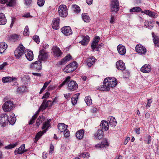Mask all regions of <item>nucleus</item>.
Wrapping results in <instances>:
<instances>
[{"label": "nucleus", "instance_id": "obj_11", "mask_svg": "<svg viewBox=\"0 0 159 159\" xmlns=\"http://www.w3.org/2000/svg\"><path fill=\"white\" fill-rule=\"evenodd\" d=\"M30 68L34 70H41L42 68L41 61L38 60L32 63L30 65Z\"/></svg>", "mask_w": 159, "mask_h": 159}, {"label": "nucleus", "instance_id": "obj_39", "mask_svg": "<svg viewBox=\"0 0 159 159\" xmlns=\"http://www.w3.org/2000/svg\"><path fill=\"white\" fill-rule=\"evenodd\" d=\"M141 9L139 7H135L129 10L130 12H138L141 11Z\"/></svg>", "mask_w": 159, "mask_h": 159}, {"label": "nucleus", "instance_id": "obj_6", "mask_svg": "<svg viewBox=\"0 0 159 159\" xmlns=\"http://www.w3.org/2000/svg\"><path fill=\"white\" fill-rule=\"evenodd\" d=\"M58 12L60 16L62 17H66L68 15L67 7L64 5H60L58 8Z\"/></svg>", "mask_w": 159, "mask_h": 159}, {"label": "nucleus", "instance_id": "obj_63", "mask_svg": "<svg viewBox=\"0 0 159 159\" xmlns=\"http://www.w3.org/2000/svg\"><path fill=\"white\" fill-rule=\"evenodd\" d=\"M148 141L147 143L148 144H150L151 142V137L150 135H148L147 137Z\"/></svg>", "mask_w": 159, "mask_h": 159}, {"label": "nucleus", "instance_id": "obj_50", "mask_svg": "<svg viewBox=\"0 0 159 159\" xmlns=\"http://www.w3.org/2000/svg\"><path fill=\"white\" fill-rule=\"evenodd\" d=\"M10 38L14 41H16L18 40L19 37L18 35L15 34L10 36Z\"/></svg>", "mask_w": 159, "mask_h": 159}, {"label": "nucleus", "instance_id": "obj_57", "mask_svg": "<svg viewBox=\"0 0 159 159\" xmlns=\"http://www.w3.org/2000/svg\"><path fill=\"white\" fill-rule=\"evenodd\" d=\"M149 16L152 17H154L155 16V13L149 10L148 15Z\"/></svg>", "mask_w": 159, "mask_h": 159}, {"label": "nucleus", "instance_id": "obj_8", "mask_svg": "<svg viewBox=\"0 0 159 159\" xmlns=\"http://www.w3.org/2000/svg\"><path fill=\"white\" fill-rule=\"evenodd\" d=\"M68 89L71 91H74L78 88V85L76 81L72 80H69L67 82Z\"/></svg>", "mask_w": 159, "mask_h": 159}, {"label": "nucleus", "instance_id": "obj_3", "mask_svg": "<svg viewBox=\"0 0 159 159\" xmlns=\"http://www.w3.org/2000/svg\"><path fill=\"white\" fill-rule=\"evenodd\" d=\"M77 67V63L76 61H73L67 65L64 69V72L66 73L71 72L76 70Z\"/></svg>", "mask_w": 159, "mask_h": 159}, {"label": "nucleus", "instance_id": "obj_25", "mask_svg": "<svg viewBox=\"0 0 159 159\" xmlns=\"http://www.w3.org/2000/svg\"><path fill=\"white\" fill-rule=\"evenodd\" d=\"M100 126L102 128V129H103L105 131L109 129V124L107 121L105 120H103L101 121Z\"/></svg>", "mask_w": 159, "mask_h": 159}, {"label": "nucleus", "instance_id": "obj_58", "mask_svg": "<svg viewBox=\"0 0 159 159\" xmlns=\"http://www.w3.org/2000/svg\"><path fill=\"white\" fill-rule=\"evenodd\" d=\"M147 104L146 105L147 107H149L151 106V104L152 102V99H148L147 100Z\"/></svg>", "mask_w": 159, "mask_h": 159}, {"label": "nucleus", "instance_id": "obj_18", "mask_svg": "<svg viewBox=\"0 0 159 159\" xmlns=\"http://www.w3.org/2000/svg\"><path fill=\"white\" fill-rule=\"evenodd\" d=\"M118 52L121 55H125L126 52L125 47L122 44H119L117 47Z\"/></svg>", "mask_w": 159, "mask_h": 159}, {"label": "nucleus", "instance_id": "obj_17", "mask_svg": "<svg viewBox=\"0 0 159 159\" xmlns=\"http://www.w3.org/2000/svg\"><path fill=\"white\" fill-rule=\"evenodd\" d=\"M25 144H23L21 145L18 148H16L14 151V153L15 155L17 154H22L26 152L25 151Z\"/></svg>", "mask_w": 159, "mask_h": 159}, {"label": "nucleus", "instance_id": "obj_30", "mask_svg": "<svg viewBox=\"0 0 159 159\" xmlns=\"http://www.w3.org/2000/svg\"><path fill=\"white\" fill-rule=\"evenodd\" d=\"M46 132V130H43L42 131H40L36 135L34 142L36 143L38 140L40 138L41 136Z\"/></svg>", "mask_w": 159, "mask_h": 159}, {"label": "nucleus", "instance_id": "obj_23", "mask_svg": "<svg viewBox=\"0 0 159 159\" xmlns=\"http://www.w3.org/2000/svg\"><path fill=\"white\" fill-rule=\"evenodd\" d=\"M151 70V67L148 64H146L142 66L141 69V71L144 73L150 72Z\"/></svg>", "mask_w": 159, "mask_h": 159}, {"label": "nucleus", "instance_id": "obj_62", "mask_svg": "<svg viewBox=\"0 0 159 159\" xmlns=\"http://www.w3.org/2000/svg\"><path fill=\"white\" fill-rule=\"evenodd\" d=\"M32 0H25V4L27 6H29L32 2Z\"/></svg>", "mask_w": 159, "mask_h": 159}, {"label": "nucleus", "instance_id": "obj_37", "mask_svg": "<svg viewBox=\"0 0 159 159\" xmlns=\"http://www.w3.org/2000/svg\"><path fill=\"white\" fill-rule=\"evenodd\" d=\"M16 120V119L14 115L10 116L9 118H8V123L9 122L10 124L12 125H13L15 124Z\"/></svg>", "mask_w": 159, "mask_h": 159}, {"label": "nucleus", "instance_id": "obj_52", "mask_svg": "<svg viewBox=\"0 0 159 159\" xmlns=\"http://www.w3.org/2000/svg\"><path fill=\"white\" fill-rule=\"evenodd\" d=\"M33 40L37 43L40 42V39L39 36L37 35H34L33 37Z\"/></svg>", "mask_w": 159, "mask_h": 159}, {"label": "nucleus", "instance_id": "obj_64", "mask_svg": "<svg viewBox=\"0 0 159 159\" xmlns=\"http://www.w3.org/2000/svg\"><path fill=\"white\" fill-rule=\"evenodd\" d=\"M97 45L93 43L91 44V48L93 52H94L95 51V49L97 48Z\"/></svg>", "mask_w": 159, "mask_h": 159}, {"label": "nucleus", "instance_id": "obj_5", "mask_svg": "<svg viewBox=\"0 0 159 159\" xmlns=\"http://www.w3.org/2000/svg\"><path fill=\"white\" fill-rule=\"evenodd\" d=\"M110 7L111 12H117L119 9L118 0H111Z\"/></svg>", "mask_w": 159, "mask_h": 159}, {"label": "nucleus", "instance_id": "obj_60", "mask_svg": "<svg viewBox=\"0 0 159 159\" xmlns=\"http://www.w3.org/2000/svg\"><path fill=\"white\" fill-rule=\"evenodd\" d=\"M7 65L8 64L7 62H4L2 64L0 65V70L3 69V68Z\"/></svg>", "mask_w": 159, "mask_h": 159}, {"label": "nucleus", "instance_id": "obj_42", "mask_svg": "<svg viewBox=\"0 0 159 159\" xmlns=\"http://www.w3.org/2000/svg\"><path fill=\"white\" fill-rule=\"evenodd\" d=\"M92 100L91 97L89 96H88L85 97V101L87 105H90L92 103Z\"/></svg>", "mask_w": 159, "mask_h": 159}, {"label": "nucleus", "instance_id": "obj_14", "mask_svg": "<svg viewBox=\"0 0 159 159\" xmlns=\"http://www.w3.org/2000/svg\"><path fill=\"white\" fill-rule=\"evenodd\" d=\"M60 19L58 17L53 19L52 23V27L53 29L57 30L59 28Z\"/></svg>", "mask_w": 159, "mask_h": 159}, {"label": "nucleus", "instance_id": "obj_24", "mask_svg": "<svg viewBox=\"0 0 159 159\" xmlns=\"http://www.w3.org/2000/svg\"><path fill=\"white\" fill-rule=\"evenodd\" d=\"M152 36L153 38V42L156 47H159V38L155 35L154 32L152 33Z\"/></svg>", "mask_w": 159, "mask_h": 159}, {"label": "nucleus", "instance_id": "obj_40", "mask_svg": "<svg viewBox=\"0 0 159 159\" xmlns=\"http://www.w3.org/2000/svg\"><path fill=\"white\" fill-rule=\"evenodd\" d=\"M18 144V143L16 142L14 143L10 144L7 146L5 147L4 148L6 149H10L16 147Z\"/></svg>", "mask_w": 159, "mask_h": 159}, {"label": "nucleus", "instance_id": "obj_7", "mask_svg": "<svg viewBox=\"0 0 159 159\" xmlns=\"http://www.w3.org/2000/svg\"><path fill=\"white\" fill-rule=\"evenodd\" d=\"M53 105L52 101L50 100H48L46 102V100L44 99L43 103L38 110V112L41 111L45 110L48 107H51Z\"/></svg>", "mask_w": 159, "mask_h": 159}, {"label": "nucleus", "instance_id": "obj_59", "mask_svg": "<svg viewBox=\"0 0 159 159\" xmlns=\"http://www.w3.org/2000/svg\"><path fill=\"white\" fill-rule=\"evenodd\" d=\"M111 18L110 22L111 24H112L114 23L115 20V17L112 14L111 15Z\"/></svg>", "mask_w": 159, "mask_h": 159}, {"label": "nucleus", "instance_id": "obj_16", "mask_svg": "<svg viewBox=\"0 0 159 159\" xmlns=\"http://www.w3.org/2000/svg\"><path fill=\"white\" fill-rule=\"evenodd\" d=\"M25 54L26 58L29 61H31L33 59L34 54L32 51L27 49L25 51Z\"/></svg>", "mask_w": 159, "mask_h": 159}, {"label": "nucleus", "instance_id": "obj_44", "mask_svg": "<svg viewBox=\"0 0 159 159\" xmlns=\"http://www.w3.org/2000/svg\"><path fill=\"white\" fill-rule=\"evenodd\" d=\"M29 30L28 26H26L23 32V34L24 36H28L29 34Z\"/></svg>", "mask_w": 159, "mask_h": 159}, {"label": "nucleus", "instance_id": "obj_54", "mask_svg": "<svg viewBox=\"0 0 159 159\" xmlns=\"http://www.w3.org/2000/svg\"><path fill=\"white\" fill-rule=\"evenodd\" d=\"M80 156L83 158L89 157V152H84L80 154Z\"/></svg>", "mask_w": 159, "mask_h": 159}, {"label": "nucleus", "instance_id": "obj_12", "mask_svg": "<svg viewBox=\"0 0 159 159\" xmlns=\"http://www.w3.org/2000/svg\"><path fill=\"white\" fill-rule=\"evenodd\" d=\"M61 32L66 36L70 35L72 34V31L70 27L65 26L61 29Z\"/></svg>", "mask_w": 159, "mask_h": 159}, {"label": "nucleus", "instance_id": "obj_15", "mask_svg": "<svg viewBox=\"0 0 159 159\" xmlns=\"http://www.w3.org/2000/svg\"><path fill=\"white\" fill-rule=\"evenodd\" d=\"M52 50L55 57H60L62 54L60 48L57 46H54L52 48Z\"/></svg>", "mask_w": 159, "mask_h": 159}, {"label": "nucleus", "instance_id": "obj_9", "mask_svg": "<svg viewBox=\"0 0 159 159\" xmlns=\"http://www.w3.org/2000/svg\"><path fill=\"white\" fill-rule=\"evenodd\" d=\"M8 123V117L7 115L2 114L0 116V124L1 126L4 127Z\"/></svg>", "mask_w": 159, "mask_h": 159}, {"label": "nucleus", "instance_id": "obj_38", "mask_svg": "<svg viewBox=\"0 0 159 159\" xmlns=\"http://www.w3.org/2000/svg\"><path fill=\"white\" fill-rule=\"evenodd\" d=\"M39 113V112H38V111L37 112L32 116V118L30 120L29 122V125H32L34 122L35 120L37 118Z\"/></svg>", "mask_w": 159, "mask_h": 159}, {"label": "nucleus", "instance_id": "obj_32", "mask_svg": "<svg viewBox=\"0 0 159 159\" xmlns=\"http://www.w3.org/2000/svg\"><path fill=\"white\" fill-rule=\"evenodd\" d=\"M68 126L64 123H60L58 125V128L61 132H63L66 129Z\"/></svg>", "mask_w": 159, "mask_h": 159}, {"label": "nucleus", "instance_id": "obj_26", "mask_svg": "<svg viewBox=\"0 0 159 159\" xmlns=\"http://www.w3.org/2000/svg\"><path fill=\"white\" fill-rule=\"evenodd\" d=\"M52 120L51 119H48L47 121L44 122L43 124V125L42 127V129H44V130H46V131L48 130V129L49 127H50V122Z\"/></svg>", "mask_w": 159, "mask_h": 159}, {"label": "nucleus", "instance_id": "obj_33", "mask_svg": "<svg viewBox=\"0 0 159 159\" xmlns=\"http://www.w3.org/2000/svg\"><path fill=\"white\" fill-rule=\"evenodd\" d=\"M7 47V45L4 42L0 43V53H3Z\"/></svg>", "mask_w": 159, "mask_h": 159}, {"label": "nucleus", "instance_id": "obj_29", "mask_svg": "<svg viewBox=\"0 0 159 159\" xmlns=\"http://www.w3.org/2000/svg\"><path fill=\"white\" fill-rule=\"evenodd\" d=\"M96 59L93 56H92L87 60V65L89 67H91L95 62Z\"/></svg>", "mask_w": 159, "mask_h": 159}, {"label": "nucleus", "instance_id": "obj_56", "mask_svg": "<svg viewBox=\"0 0 159 159\" xmlns=\"http://www.w3.org/2000/svg\"><path fill=\"white\" fill-rule=\"evenodd\" d=\"M50 95V93L48 92H46L43 96L42 98V99H47L48 98Z\"/></svg>", "mask_w": 159, "mask_h": 159}, {"label": "nucleus", "instance_id": "obj_35", "mask_svg": "<svg viewBox=\"0 0 159 159\" xmlns=\"http://www.w3.org/2000/svg\"><path fill=\"white\" fill-rule=\"evenodd\" d=\"M82 18L83 20L86 22H89L90 20L88 14L86 13H83L82 14Z\"/></svg>", "mask_w": 159, "mask_h": 159}, {"label": "nucleus", "instance_id": "obj_46", "mask_svg": "<svg viewBox=\"0 0 159 159\" xmlns=\"http://www.w3.org/2000/svg\"><path fill=\"white\" fill-rule=\"evenodd\" d=\"M2 19L3 20L2 21L3 22L2 23L6 24L7 22V20L4 14L2 13H0V19Z\"/></svg>", "mask_w": 159, "mask_h": 159}, {"label": "nucleus", "instance_id": "obj_61", "mask_svg": "<svg viewBox=\"0 0 159 159\" xmlns=\"http://www.w3.org/2000/svg\"><path fill=\"white\" fill-rule=\"evenodd\" d=\"M54 149V147L53 145L51 144H50V150L49 151V154H52V152L53 151Z\"/></svg>", "mask_w": 159, "mask_h": 159}, {"label": "nucleus", "instance_id": "obj_43", "mask_svg": "<svg viewBox=\"0 0 159 159\" xmlns=\"http://www.w3.org/2000/svg\"><path fill=\"white\" fill-rule=\"evenodd\" d=\"M73 10L75 12L79 13L80 10L79 7L76 5H73L72 6Z\"/></svg>", "mask_w": 159, "mask_h": 159}, {"label": "nucleus", "instance_id": "obj_27", "mask_svg": "<svg viewBox=\"0 0 159 159\" xmlns=\"http://www.w3.org/2000/svg\"><path fill=\"white\" fill-rule=\"evenodd\" d=\"M84 131L83 129H81L78 131L76 133V138L79 139H82L84 135Z\"/></svg>", "mask_w": 159, "mask_h": 159}, {"label": "nucleus", "instance_id": "obj_47", "mask_svg": "<svg viewBox=\"0 0 159 159\" xmlns=\"http://www.w3.org/2000/svg\"><path fill=\"white\" fill-rule=\"evenodd\" d=\"M100 39V38L98 36H96L94 38L93 41L92 43L98 45V43L99 42Z\"/></svg>", "mask_w": 159, "mask_h": 159}, {"label": "nucleus", "instance_id": "obj_20", "mask_svg": "<svg viewBox=\"0 0 159 159\" xmlns=\"http://www.w3.org/2000/svg\"><path fill=\"white\" fill-rule=\"evenodd\" d=\"M103 132L102 129H98L94 134V137L96 139H100L103 137Z\"/></svg>", "mask_w": 159, "mask_h": 159}, {"label": "nucleus", "instance_id": "obj_53", "mask_svg": "<svg viewBox=\"0 0 159 159\" xmlns=\"http://www.w3.org/2000/svg\"><path fill=\"white\" fill-rule=\"evenodd\" d=\"M63 132L64 135L65 137H68L70 136V132L68 129H66Z\"/></svg>", "mask_w": 159, "mask_h": 159}, {"label": "nucleus", "instance_id": "obj_21", "mask_svg": "<svg viewBox=\"0 0 159 159\" xmlns=\"http://www.w3.org/2000/svg\"><path fill=\"white\" fill-rule=\"evenodd\" d=\"M108 121L109 124L112 127H115L117 124V121L114 117L112 116H109L108 118Z\"/></svg>", "mask_w": 159, "mask_h": 159}, {"label": "nucleus", "instance_id": "obj_4", "mask_svg": "<svg viewBox=\"0 0 159 159\" xmlns=\"http://www.w3.org/2000/svg\"><path fill=\"white\" fill-rule=\"evenodd\" d=\"M14 107L13 101L11 100L7 101L2 106L3 110L5 112L10 111Z\"/></svg>", "mask_w": 159, "mask_h": 159}, {"label": "nucleus", "instance_id": "obj_1", "mask_svg": "<svg viewBox=\"0 0 159 159\" xmlns=\"http://www.w3.org/2000/svg\"><path fill=\"white\" fill-rule=\"evenodd\" d=\"M117 84V79L114 77H109L104 79L103 84L98 87L99 90L109 91L110 88L115 87Z\"/></svg>", "mask_w": 159, "mask_h": 159}, {"label": "nucleus", "instance_id": "obj_10", "mask_svg": "<svg viewBox=\"0 0 159 159\" xmlns=\"http://www.w3.org/2000/svg\"><path fill=\"white\" fill-rule=\"evenodd\" d=\"M136 51L138 53L142 55L145 54L147 52L146 49L142 45H137L135 47Z\"/></svg>", "mask_w": 159, "mask_h": 159}, {"label": "nucleus", "instance_id": "obj_19", "mask_svg": "<svg viewBox=\"0 0 159 159\" xmlns=\"http://www.w3.org/2000/svg\"><path fill=\"white\" fill-rule=\"evenodd\" d=\"M109 143L106 139H104L101 143H98L95 145L96 148H102L108 146Z\"/></svg>", "mask_w": 159, "mask_h": 159}, {"label": "nucleus", "instance_id": "obj_13", "mask_svg": "<svg viewBox=\"0 0 159 159\" xmlns=\"http://www.w3.org/2000/svg\"><path fill=\"white\" fill-rule=\"evenodd\" d=\"M48 57V55L47 53L45 52L43 49L40 50L39 52L38 59L39 61H44L46 60Z\"/></svg>", "mask_w": 159, "mask_h": 159}, {"label": "nucleus", "instance_id": "obj_48", "mask_svg": "<svg viewBox=\"0 0 159 159\" xmlns=\"http://www.w3.org/2000/svg\"><path fill=\"white\" fill-rule=\"evenodd\" d=\"M46 0H37V4L40 7H42L43 6Z\"/></svg>", "mask_w": 159, "mask_h": 159}, {"label": "nucleus", "instance_id": "obj_55", "mask_svg": "<svg viewBox=\"0 0 159 159\" xmlns=\"http://www.w3.org/2000/svg\"><path fill=\"white\" fill-rule=\"evenodd\" d=\"M64 96L65 98L67 100H69L70 97L71 96V94L69 93L67 94H64Z\"/></svg>", "mask_w": 159, "mask_h": 159}, {"label": "nucleus", "instance_id": "obj_45", "mask_svg": "<svg viewBox=\"0 0 159 159\" xmlns=\"http://www.w3.org/2000/svg\"><path fill=\"white\" fill-rule=\"evenodd\" d=\"M15 0H8V2L6 4L8 6L12 7L15 4Z\"/></svg>", "mask_w": 159, "mask_h": 159}, {"label": "nucleus", "instance_id": "obj_49", "mask_svg": "<svg viewBox=\"0 0 159 159\" xmlns=\"http://www.w3.org/2000/svg\"><path fill=\"white\" fill-rule=\"evenodd\" d=\"M11 78L9 77H4L2 78V81L3 83H7L11 81Z\"/></svg>", "mask_w": 159, "mask_h": 159}, {"label": "nucleus", "instance_id": "obj_34", "mask_svg": "<svg viewBox=\"0 0 159 159\" xmlns=\"http://www.w3.org/2000/svg\"><path fill=\"white\" fill-rule=\"evenodd\" d=\"M71 59V57L68 54L61 61L60 64L61 65L65 64L67 61H69Z\"/></svg>", "mask_w": 159, "mask_h": 159}, {"label": "nucleus", "instance_id": "obj_36", "mask_svg": "<svg viewBox=\"0 0 159 159\" xmlns=\"http://www.w3.org/2000/svg\"><path fill=\"white\" fill-rule=\"evenodd\" d=\"M45 118L43 115H40L37 120L36 125L39 127V125L44 120Z\"/></svg>", "mask_w": 159, "mask_h": 159}, {"label": "nucleus", "instance_id": "obj_2", "mask_svg": "<svg viewBox=\"0 0 159 159\" xmlns=\"http://www.w3.org/2000/svg\"><path fill=\"white\" fill-rule=\"evenodd\" d=\"M25 49V48L22 44H20L14 52L15 56L16 59H19L23 55Z\"/></svg>", "mask_w": 159, "mask_h": 159}, {"label": "nucleus", "instance_id": "obj_41", "mask_svg": "<svg viewBox=\"0 0 159 159\" xmlns=\"http://www.w3.org/2000/svg\"><path fill=\"white\" fill-rule=\"evenodd\" d=\"M78 95H75L74 97L72 98L71 99V102L72 104L74 105L77 102V99H78V96L79 95V93L78 94Z\"/></svg>", "mask_w": 159, "mask_h": 159}, {"label": "nucleus", "instance_id": "obj_28", "mask_svg": "<svg viewBox=\"0 0 159 159\" xmlns=\"http://www.w3.org/2000/svg\"><path fill=\"white\" fill-rule=\"evenodd\" d=\"M90 40V38L88 35L84 36L82 40L79 42V43L83 45H86L89 43Z\"/></svg>", "mask_w": 159, "mask_h": 159}, {"label": "nucleus", "instance_id": "obj_22", "mask_svg": "<svg viewBox=\"0 0 159 159\" xmlns=\"http://www.w3.org/2000/svg\"><path fill=\"white\" fill-rule=\"evenodd\" d=\"M116 68L120 70H124L125 68V63L122 61L120 60L116 62Z\"/></svg>", "mask_w": 159, "mask_h": 159}, {"label": "nucleus", "instance_id": "obj_31", "mask_svg": "<svg viewBox=\"0 0 159 159\" xmlns=\"http://www.w3.org/2000/svg\"><path fill=\"white\" fill-rule=\"evenodd\" d=\"M27 90V89L26 86H23L21 87H18L16 92L19 94H22Z\"/></svg>", "mask_w": 159, "mask_h": 159}, {"label": "nucleus", "instance_id": "obj_51", "mask_svg": "<svg viewBox=\"0 0 159 159\" xmlns=\"http://www.w3.org/2000/svg\"><path fill=\"white\" fill-rule=\"evenodd\" d=\"M70 76H67L64 81L60 84L61 86L62 87L65 84H67V81L69 80H70Z\"/></svg>", "mask_w": 159, "mask_h": 159}]
</instances>
